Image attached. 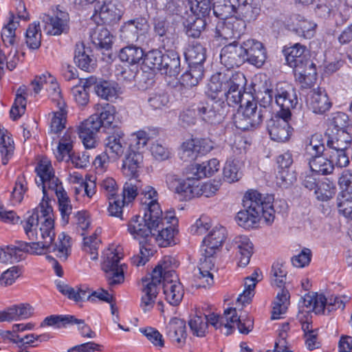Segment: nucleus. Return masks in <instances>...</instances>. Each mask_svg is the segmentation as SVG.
Segmentation results:
<instances>
[{"label":"nucleus","instance_id":"1","mask_svg":"<svg viewBox=\"0 0 352 352\" xmlns=\"http://www.w3.org/2000/svg\"><path fill=\"white\" fill-rule=\"evenodd\" d=\"M43 212H45L47 217L39 216L38 223L33 229L36 238L32 239L25 234L32 242H18V250L32 254H42L46 251L52 252L56 253L59 258L65 261L70 252V237L63 232L58 235V241L54 243V219H52V210L47 207Z\"/></svg>","mask_w":352,"mask_h":352},{"label":"nucleus","instance_id":"2","mask_svg":"<svg viewBox=\"0 0 352 352\" xmlns=\"http://www.w3.org/2000/svg\"><path fill=\"white\" fill-rule=\"evenodd\" d=\"M246 83L244 75L230 69L214 74L207 85L206 94L212 100L225 102L229 106L242 101V89Z\"/></svg>","mask_w":352,"mask_h":352},{"label":"nucleus","instance_id":"3","mask_svg":"<svg viewBox=\"0 0 352 352\" xmlns=\"http://www.w3.org/2000/svg\"><path fill=\"white\" fill-rule=\"evenodd\" d=\"M244 210H240L235 217L237 223L245 228H253L261 218L267 223L274 219V210L270 201H265L262 194L255 190H248L243 198Z\"/></svg>","mask_w":352,"mask_h":352},{"label":"nucleus","instance_id":"4","mask_svg":"<svg viewBox=\"0 0 352 352\" xmlns=\"http://www.w3.org/2000/svg\"><path fill=\"white\" fill-rule=\"evenodd\" d=\"M35 180L37 186H41L43 193V199L38 206L33 210L32 214L23 221H21L24 231L32 239L36 238V232H34L33 229L38 223L39 216L47 217L45 212H43L47 209V207L51 209L52 219H54L53 208L51 204L52 200L49 198V195L50 193H55L58 196L59 192H63L65 191L58 177H38V179L36 178Z\"/></svg>","mask_w":352,"mask_h":352},{"label":"nucleus","instance_id":"5","mask_svg":"<svg viewBox=\"0 0 352 352\" xmlns=\"http://www.w3.org/2000/svg\"><path fill=\"white\" fill-rule=\"evenodd\" d=\"M201 178L170 177V179L167 181V184L170 190L188 199L201 195L206 197H212L215 195L222 184L221 177L207 182H203Z\"/></svg>","mask_w":352,"mask_h":352},{"label":"nucleus","instance_id":"6","mask_svg":"<svg viewBox=\"0 0 352 352\" xmlns=\"http://www.w3.org/2000/svg\"><path fill=\"white\" fill-rule=\"evenodd\" d=\"M287 65L292 67L296 78L306 86H309L316 74L315 65L306 58V47L296 43L284 50Z\"/></svg>","mask_w":352,"mask_h":352},{"label":"nucleus","instance_id":"7","mask_svg":"<svg viewBox=\"0 0 352 352\" xmlns=\"http://www.w3.org/2000/svg\"><path fill=\"white\" fill-rule=\"evenodd\" d=\"M124 135L120 129H116L114 133L106 139L105 152L98 155L93 163L97 174L102 175L107 170L110 157L116 160L123 154Z\"/></svg>","mask_w":352,"mask_h":352},{"label":"nucleus","instance_id":"8","mask_svg":"<svg viewBox=\"0 0 352 352\" xmlns=\"http://www.w3.org/2000/svg\"><path fill=\"white\" fill-rule=\"evenodd\" d=\"M352 138L346 130L331 131L328 135L327 146L331 150L330 157L338 166L344 167L349 163L346 153L351 146Z\"/></svg>","mask_w":352,"mask_h":352},{"label":"nucleus","instance_id":"9","mask_svg":"<svg viewBox=\"0 0 352 352\" xmlns=\"http://www.w3.org/2000/svg\"><path fill=\"white\" fill-rule=\"evenodd\" d=\"M263 110L257 106V102L247 99L245 104H241L234 115V122L236 128L246 131L258 126L263 120Z\"/></svg>","mask_w":352,"mask_h":352},{"label":"nucleus","instance_id":"10","mask_svg":"<svg viewBox=\"0 0 352 352\" xmlns=\"http://www.w3.org/2000/svg\"><path fill=\"white\" fill-rule=\"evenodd\" d=\"M123 254L118 249H108L104 254L102 269L106 274L109 284L112 286L124 282V267L120 263Z\"/></svg>","mask_w":352,"mask_h":352},{"label":"nucleus","instance_id":"11","mask_svg":"<svg viewBox=\"0 0 352 352\" xmlns=\"http://www.w3.org/2000/svg\"><path fill=\"white\" fill-rule=\"evenodd\" d=\"M162 279L164 280V272L157 265L148 276L142 279L143 295L141 298V307L145 311L153 308Z\"/></svg>","mask_w":352,"mask_h":352},{"label":"nucleus","instance_id":"12","mask_svg":"<svg viewBox=\"0 0 352 352\" xmlns=\"http://www.w3.org/2000/svg\"><path fill=\"white\" fill-rule=\"evenodd\" d=\"M56 287L61 294L76 302L85 300L94 301L96 298L107 302H111L113 300V296L104 289H98L91 292L90 289L86 286L74 289L61 281L56 283Z\"/></svg>","mask_w":352,"mask_h":352},{"label":"nucleus","instance_id":"13","mask_svg":"<svg viewBox=\"0 0 352 352\" xmlns=\"http://www.w3.org/2000/svg\"><path fill=\"white\" fill-rule=\"evenodd\" d=\"M18 27V22L12 19L3 28L1 31V38L3 43L6 47H11L7 56V67L10 71L13 70L20 61L18 50L19 38L16 33Z\"/></svg>","mask_w":352,"mask_h":352},{"label":"nucleus","instance_id":"14","mask_svg":"<svg viewBox=\"0 0 352 352\" xmlns=\"http://www.w3.org/2000/svg\"><path fill=\"white\" fill-rule=\"evenodd\" d=\"M213 148L212 142L207 139H189L184 142L179 148V158L184 162L195 161L199 155H204Z\"/></svg>","mask_w":352,"mask_h":352},{"label":"nucleus","instance_id":"15","mask_svg":"<svg viewBox=\"0 0 352 352\" xmlns=\"http://www.w3.org/2000/svg\"><path fill=\"white\" fill-rule=\"evenodd\" d=\"M275 102L280 107L277 114L285 118H291V109L298 103L294 89L288 84L280 82L275 89Z\"/></svg>","mask_w":352,"mask_h":352},{"label":"nucleus","instance_id":"16","mask_svg":"<svg viewBox=\"0 0 352 352\" xmlns=\"http://www.w3.org/2000/svg\"><path fill=\"white\" fill-rule=\"evenodd\" d=\"M143 218L155 230L165 226V224H169L170 222L177 223V219L175 216V213L168 211L164 214L157 200H151L146 204V211Z\"/></svg>","mask_w":352,"mask_h":352},{"label":"nucleus","instance_id":"17","mask_svg":"<svg viewBox=\"0 0 352 352\" xmlns=\"http://www.w3.org/2000/svg\"><path fill=\"white\" fill-rule=\"evenodd\" d=\"M42 20L45 23L44 28L49 34L58 36L67 33L69 30V14L59 6L56 8L54 16L44 14Z\"/></svg>","mask_w":352,"mask_h":352},{"label":"nucleus","instance_id":"18","mask_svg":"<svg viewBox=\"0 0 352 352\" xmlns=\"http://www.w3.org/2000/svg\"><path fill=\"white\" fill-rule=\"evenodd\" d=\"M246 23L237 16L219 20L216 25V34L225 40L237 39L244 33Z\"/></svg>","mask_w":352,"mask_h":352},{"label":"nucleus","instance_id":"19","mask_svg":"<svg viewBox=\"0 0 352 352\" xmlns=\"http://www.w3.org/2000/svg\"><path fill=\"white\" fill-rule=\"evenodd\" d=\"M290 119L276 113L267 122V129L272 140L285 142L289 139L292 134V128L289 124Z\"/></svg>","mask_w":352,"mask_h":352},{"label":"nucleus","instance_id":"20","mask_svg":"<svg viewBox=\"0 0 352 352\" xmlns=\"http://www.w3.org/2000/svg\"><path fill=\"white\" fill-rule=\"evenodd\" d=\"M122 16L120 5L117 0H104L97 2L94 6L95 19L99 17L104 23H111L118 21Z\"/></svg>","mask_w":352,"mask_h":352},{"label":"nucleus","instance_id":"21","mask_svg":"<svg viewBox=\"0 0 352 352\" xmlns=\"http://www.w3.org/2000/svg\"><path fill=\"white\" fill-rule=\"evenodd\" d=\"M228 107L225 102L216 100L202 103L197 107V115L206 122L215 124L221 121Z\"/></svg>","mask_w":352,"mask_h":352},{"label":"nucleus","instance_id":"22","mask_svg":"<svg viewBox=\"0 0 352 352\" xmlns=\"http://www.w3.org/2000/svg\"><path fill=\"white\" fill-rule=\"evenodd\" d=\"M221 63L228 69L239 67L245 61V51L242 45H239L235 41L224 46L221 51Z\"/></svg>","mask_w":352,"mask_h":352},{"label":"nucleus","instance_id":"23","mask_svg":"<svg viewBox=\"0 0 352 352\" xmlns=\"http://www.w3.org/2000/svg\"><path fill=\"white\" fill-rule=\"evenodd\" d=\"M149 30V25L144 18H138L125 23L121 28L120 36L128 42L144 39Z\"/></svg>","mask_w":352,"mask_h":352},{"label":"nucleus","instance_id":"24","mask_svg":"<svg viewBox=\"0 0 352 352\" xmlns=\"http://www.w3.org/2000/svg\"><path fill=\"white\" fill-rule=\"evenodd\" d=\"M226 239V229L223 226L214 227L203 240L202 256L212 258Z\"/></svg>","mask_w":352,"mask_h":352},{"label":"nucleus","instance_id":"25","mask_svg":"<svg viewBox=\"0 0 352 352\" xmlns=\"http://www.w3.org/2000/svg\"><path fill=\"white\" fill-rule=\"evenodd\" d=\"M127 230L134 239L142 243L151 241V234L155 229L151 228L143 217L135 215L128 222Z\"/></svg>","mask_w":352,"mask_h":352},{"label":"nucleus","instance_id":"26","mask_svg":"<svg viewBox=\"0 0 352 352\" xmlns=\"http://www.w3.org/2000/svg\"><path fill=\"white\" fill-rule=\"evenodd\" d=\"M96 116H91L82 122L78 129L79 138L86 148H92L96 146V135L100 129Z\"/></svg>","mask_w":352,"mask_h":352},{"label":"nucleus","instance_id":"27","mask_svg":"<svg viewBox=\"0 0 352 352\" xmlns=\"http://www.w3.org/2000/svg\"><path fill=\"white\" fill-rule=\"evenodd\" d=\"M245 51V61L250 64L261 67L266 59V52L263 45L254 39H248L242 44Z\"/></svg>","mask_w":352,"mask_h":352},{"label":"nucleus","instance_id":"28","mask_svg":"<svg viewBox=\"0 0 352 352\" xmlns=\"http://www.w3.org/2000/svg\"><path fill=\"white\" fill-rule=\"evenodd\" d=\"M213 267L212 258H201L197 273H195L194 276L192 285L196 288H206L212 285L214 280L210 270Z\"/></svg>","mask_w":352,"mask_h":352},{"label":"nucleus","instance_id":"29","mask_svg":"<svg viewBox=\"0 0 352 352\" xmlns=\"http://www.w3.org/2000/svg\"><path fill=\"white\" fill-rule=\"evenodd\" d=\"M232 246L236 250L238 265L241 267L246 266L250 263L254 250L250 239L245 235L236 236L233 239Z\"/></svg>","mask_w":352,"mask_h":352},{"label":"nucleus","instance_id":"30","mask_svg":"<svg viewBox=\"0 0 352 352\" xmlns=\"http://www.w3.org/2000/svg\"><path fill=\"white\" fill-rule=\"evenodd\" d=\"M76 142V133L72 129H68L60 138L54 155L59 162L64 161L72 153Z\"/></svg>","mask_w":352,"mask_h":352},{"label":"nucleus","instance_id":"31","mask_svg":"<svg viewBox=\"0 0 352 352\" xmlns=\"http://www.w3.org/2000/svg\"><path fill=\"white\" fill-rule=\"evenodd\" d=\"M307 105L315 113L322 114L331 107V102L324 90L318 88L310 91Z\"/></svg>","mask_w":352,"mask_h":352},{"label":"nucleus","instance_id":"32","mask_svg":"<svg viewBox=\"0 0 352 352\" xmlns=\"http://www.w3.org/2000/svg\"><path fill=\"white\" fill-rule=\"evenodd\" d=\"M163 290L165 298L170 305L177 306L181 302L184 291L177 276H175V278L165 279Z\"/></svg>","mask_w":352,"mask_h":352},{"label":"nucleus","instance_id":"33","mask_svg":"<svg viewBox=\"0 0 352 352\" xmlns=\"http://www.w3.org/2000/svg\"><path fill=\"white\" fill-rule=\"evenodd\" d=\"M220 165L217 159H212L201 164H191L183 172L193 176H212L219 170Z\"/></svg>","mask_w":352,"mask_h":352},{"label":"nucleus","instance_id":"34","mask_svg":"<svg viewBox=\"0 0 352 352\" xmlns=\"http://www.w3.org/2000/svg\"><path fill=\"white\" fill-rule=\"evenodd\" d=\"M167 336L175 344L182 346L186 342L187 333L184 320L173 318L168 322L167 327Z\"/></svg>","mask_w":352,"mask_h":352},{"label":"nucleus","instance_id":"35","mask_svg":"<svg viewBox=\"0 0 352 352\" xmlns=\"http://www.w3.org/2000/svg\"><path fill=\"white\" fill-rule=\"evenodd\" d=\"M74 62L84 71L91 72L94 69L96 61L89 48L85 47L82 43L76 45Z\"/></svg>","mask_w":352,"mask_h":352},{"label":"nucleus","instance_id":"36","mask_svg":"<svg viewBox=\"0 0 352 352\" xmlns=\"http://www.w3.org/2000/svg\"><path fill=\"white\" fill-rule=\"evenodd\" d=\"M177 223H169L153 230L151 239L153 238L161 247H167L174 243V238L177 232L175 228Z\"/></svg>","mask_w":352,"mask_h":352},{"label":"nucleus","instance_id":"37","mask_svg":"<svg viewBox=\"0 0 352 352\" xmlns=\"http://www.w3.org/2000/svg\"><path fill=\"white\" fill-rule=\"evenodd\" d=\"M143 162V155L140 152L131 151L123 160L122 170L126 176L139 175Z\"/></svg>","mask_w":352,"mask_h":352},{"label":"nucleus","instance_id":"38","mask_svg":"<svg viewBox=\"0 0 352 352\" xmlns=\"http://www.w3.org/2000/svg\"><path fill=\"white\" fill-rule=\"evenodd\" d=\"M95 111L92 116L98 117L97 121L100 122V128L114 126L116 110L113 105L108 103L97 104L95 105Z\"/></svg>","mask_w":352,"mask_h":352},{"label":"nucleus","instance_id":"39","mask_svg":"<svg viewBox=\"0 0 352 352\" xmlns=\"http://www.w3.org/2000/svg\"><path fill=\"white\" fill-rule=\"evenodd\" d=\"M160 72L170 77H176L180 72V58L175 51H167L164 54V61Z\"/></svg>","mask_w":352,"mask_h":352},{"label":"nucleus","instance_id":"40","mask_svg":"<svg viewBox=\"0 0 352 352\" xmlns=\"http://www.w3.org/2000/svg\"><path fill=\"white\" fill-rule=\"evenodd\" d=\"M259 8L253 0H239L237 8L235 7V14L239 19L246 21L254 20L259 13Z\"/></svg>","mask_w":352,"mask_h":352},{"label":"nucleus","instance_id":"41","mask_svg":"<svg viewBox=\"0 0 352 352\" xmlns=\"http://www.w3.org/2000/svg\"><path fill=\"white\" fill-rule=\"evenodd\" d=\"M100 229H96L94 233L88 236H85V233L82 232L83 236V250L90 255L91 260H96L98 258V250L101 246V239L99 237Z\"/></svg>","mask_w":352,"mask_h":352},{"label":"nucleus","instance_id":"42","mask_svg":"<svg viewBox=\"0 0 352 352\" xmlns=\"http://www.w3.org/2000/svg\"><path fill=\"white\" fill-rule=\"evenodd\" d=\"M32 308L29 304L12 305L3 311L5 321L25 319L32 314Z\"/></svg>","mask_w":352,"mask_h":352},{"label":"nucleus","instance_id":"43","mask_svg":"<svg viewBox=\"0 0 352 352\" xmlns=\"http://www.w3.org/2000/svg\"><path fill=\"white\" fill-rule=\"evenodd\" d=\"M28 88L21 86L16 91L14 102L10 109V116L13 120H17L24 114L26 108V98Z\"/></svg>","mask_w":352,"mask_h":352},{"label":"nucleus","instance_id":"44","mask_svg":"<svg viewBox=\"0 0 352 352\" xmlns=\"http://www.w3.org/2000/svg\"><path fill=\"white\" fill-rule=\"evenodd\" d=\"M185 56L190 65L202 66L206 60V50L200 43H194L188 47Z\"/></svg>","mask_w":352,"mask_h":352},{"label":"nucleus","instance_id":"45","mask_svg":"<svg viewBox=\"0 0 352 352\" xmlns=\"http://www.w3.org/2000/svg\"><path fill=\"white\" fill-rule=\"evenodd\" d=\"M46 76L47 77V80L45 89L48 92L49 96L56 103V107H60L61 108L65 107V102L62 98L59 85L56 78L48 72H46Z\"/></svg>","mask_w":352,"mask_h":352},{"label":"nucleus","instance_id":"46","mask_svg":"<svg viewBox=\"0 0 352 352\" xmlns=\"http://www.w3.org/2000/svg\"><path fill=\"white\" fill-rule=\"evenodd\" d=\"M119 57L122 62L134 65L143 59L144 52L140 47L129 45L120 50Z\"/></svg>","mask_w":352,"mask_h":352},{"label":"nucleus","instance_id":"47","mask_svg":"<svg viewBox=\"0 0 352 352\" xmlns=\"http://www.w3.org/2000/svg\"><path fill=\"white\" fill-rule=\"evenodd\" d=\"M91 38L93 43L100 48L108 50L112 43V36L103 26L98 25L91 34Z\"/></svg>","mask_w":352,"mask_h":352},{"label":"nucleus","instance_id":"48","mask_svg":"<svg viewBox=\"0 0 352 352\" xmlns=\"http://www.w3.org/2000/svg\"><path fill=\"white\" fill-rule=\"evenodd\" d=\"M0 135V153L2 163L6 165L13 156L14 144L11 135L8 131Z\"/></svg>","mask_w":352,"mask_h":352},{"label":"nucleus","instance_id":"49","mask_svg":"<svg viewBox=\"0 0 352 352\" xmlns=\"http://www.w3.org/2000/svg\"><path fill=\"white\" fill-rule=\"evenodd\" d=\"M336 193V188L332 182L328 177H323L318 180L317 189L315 191L316 198L322 201H326L333 198Z\"/></svg>","mask_w":352,"mask_h":352},{"label":"nucleus","instance_id":"50","mask_svg":"<svg viewBox=\"0 0 352 352\" xmlns=\"http://www.w3.org/2000/svg\"><path fill=\"white\" fill-rule=\"evenodd\" d=\"M316 26L313 22L298 16L296 23L293 25L292 30L301 37L311 38L314 35Z\"/></svg>","mask_w":352,"mask_h":352},{"label":"nucleus","instance_id":"51","mask_svg":"<svg viewBox=\"0 0 352 352\" xmlns=\"http://www.w3.org/2000/svg\"><path fill=\"white\" fill-rule=\"evenodd\" d=\"M309 167L313 173L318 175H329L333 170L331 162L327 159L318 156L309 160Z\"/></svg>","mask_w":352,"mask_h":352},{"label":"nucleus","instance_id":"52","mask_svg":"<svg viewBox=\"0 0 352 352\" xmlns=\"http://www.w3.org/2000/svg\"><path fill=\"white\" fill-rule=\"evenodd\" d=\"M141 182L137 177H131L125 182L122 190V201L127 205L133 202L141 188Z\"/></svg>","mask_w":352,"mask_h":352},{"label":"nucleus","instance_id":"53","mask_svg":"<svg viewBox=\"0 0 352 352\" xmlns=\"http://www.w3.org/2000/svg\"><path fill=\"white\" fill-rule=\"evenodd\" d=\"M321 9L323 12L328 14V16H332L335 18L337 22L339 19H340L341 22L347 19V14L346 13V10H348L347 6L340 0L333 2V3H331L329 6H321Z\"/></svg>","mask_w":352,"mask_h":352},{"label":"nucleus","instance_id":"54","mask_svg":"<svg viewBox=\"0 0 352 352\" xmlns=\"http://www.w3.org/2000/svg\"><path fill=\"white\" fill-rule=\"evenodd\" d=\"M25 43L31 50H37L41 43V32L39 23H31L25 34Z\"/></svg>","mask_w":352,"mask_h":352},{"label":"nucleus","instance_id":"55","mask_svg":"<svg viewBox=\"0 0 352 352\" xmlns=\"http://www.w3.org/2000/svg\"><path fill=\"white\" fill-rule=\"evenodd\" d=\"M58 110L52 113L50 122V132L58 133L65 128L67 111L66 106L61 108L57 107Z\"/></svg>","mask_w":352,"mask_h":352},{"label":"nucleus","instance_id":"56","mask_svg":"<svg viewBox=\"0 0 352 352\" xmlns=\"http://www.w3.org/2000/svg\"><path fill=\"white\" fill-rule=\"evenodd\" d=\"M289 294L287 290L282 289L280 293H278L274 302L272 310V318H279L280 315L285 313L289 305Z\"/></svg>","mask_w":352,"mask_h":352},{"label":"nucleus","instance_id":"57","mask_svg":"<svg viewBox=\"0 0 352 352\" xmlns=\"http://www.w3.org/2000/svg\"><path fill=\"white\" fill-rule=\"evenodd\" d=\"M188 324L194 335L198 337L205 336L208 329L206 315L202 314L201 312L197 313L189 320Z\"/></svg>","mask_w":352,"mask_h":352},{"label":"nucleus","instance_id":"58","mask_svg":"<svg viewBox=\"0 0 352 352\" xmlns=\"http://www.w3.org/2000/svg\"><path fill=\"white\" fill-rule=\"evenodd\" d=\"M235 6L231 0H220L213 6V14L220 20H224L234 16Z\"/></svg>","mask_w":352,"mask_h":352},{"label":"nucleus","instance_id":"59","mask_svg":"<svg viewBox=\"0 0 352 352\" xmlns=\"http://www.w3.org/2000/svg\"><path fill=\"white\" fill-rule=\"evenodd\" d=\"M203 76L202 66H191L189 71L186 72L181 78L182 84L186 87L196 86Z\"/></svg>","mask_w":352,"mask_h":352},{"label":"nucleus","instance_id":"60","mask_svg":"<svg viewBox=\"0 0 352 352\" xmlns=\"http://www.w3.org/2000/svg\"><path fill=\"white\" fill-rule=\"evenodd\" d=\"M58 203V209L61 214L62 221L64 224H67L69 216L72 212V206L67 192H58L56 196Z\"/></svg>","mask_w":352,"mask_h":352},{"label":"nucleus","instance_id":"61","mask_svg":"<svg viewBox=\"0 0 352 352\" xmlns=\"http://www.w3.org/2000/svg\"><path fill=\"white\" fill-rule=\"evenodd\" d=\"M338 211L344 217L352 219V195L340 192L337 197Z\"/></svg>","mask_w":352,"mask_h":352},{"label":"nucleus","instance_id":"62","mask_svg":"<svg viewBox=\"0 0 352 352\" xmlns=\"http://www.w3.org/2000/svg\"><path fill=\"white\" fill-rule=\"evenodd\" d=\"M324 150V146L322 141V138L320 134L313 135L309 142L306 144L305 151L307 155H310L312 158L320 155Z\"/></svg>","mask_w":352,"mask_h":352},{"label":"nucleus","instance_id":"63","mask_svg":"<svg viewBox=\"0 0 352 352\" xmlns=\"http://www.w3.org/2000/svg\"><path fill=\"white\" fill-rule=\"evenodd\" d=\"M164 54L162 52L155 50L147 52L143 59L144 64L151 69L160 71L164 61Z\"/></svg>","mask_w":352,"mask_h":352},{"label":"nucleus","instance_id":"64","mask_svg":"<svg viewBox=\"0 0 352 352\" xmlns=\"http://www.w3.org/2000/svg\"><path fill=\"white\" fill-rule=\"evenodd\" d=\"M94 89L98 96L105 100H109L117 95L116 85L108 81L97 83L94 87Z\"/></svg>","mask_w":352,"mask_h":352}]
</instances>
